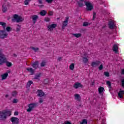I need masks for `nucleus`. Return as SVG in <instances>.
<instances>
[{
	"instance_id": "51",
	"label": "nucleus",
	"mask_w": 124,
	"mask_h": 124,
	"mask_svg": "<svg viewBox=\"0 0 124 124\" xmlns=\"http://www.w3.org/2000/svg\"><path fill=\"white\" fill-rule=\"evenodd\" d=\"M44 82V84H47L48 82V79H45Z\"/></svg>"
},
{
	"instance_id": "4",
	"label": "nucleus",
	"mask_w": 124,
	"mask_h": 124,
	"mask_svg": "<svg viewBox=\"0 0 124 124\" xmlns=\"http://www.w3.org/2000/svg\"><path fill=\"white\" fill-rule=\"evenodd\" d=\"M8 35V33L6 32L5 30H0V38L4 39L6 38Z\"/></svg>"
},
{
	"instance_id": "37",
	"label": "nucleus",
	"mask_w": 124,
	"mask_h": 124,
	"mask_svg": "<svg viewBox=\"0 0 124 124\" xmlns=\"http://www.w3.org/2000/svg\"><path fill=\"white\" fill-rule=\"evenodd\" d=\"M104 75H105V76L107 77H109V76H110V74H109L108 72H105Z\"/></svg>"
},
{
	"instance_id": "11",
	"label": "nucleus",
	"mask_w": 124,
	"mask_h": 124,
	"mask_svg": "<svg viewBox=\"0 0 124 124\" xmlns=\"http://www.w3.org/2000/svg\"><path fill=\"white\" fill-rule=\"evenodd\" d=\"M39 65V62H38V61H36L31 64V66L32 67V68H35V69H37V68H38Z\"/></svg>"
},
{
	"instance_id": "38",
	"label": "nucleus",
	"mask_w": 124,
	"mask_h": 124,
	"mask_svg": "<svg viewBox=\"0 0 124 124\" xmlns=\"http://www.w3.org/2000/svg\"><path fill=\"white\" fill-rule=\"evenodd\" d=\"M39 77H40V74H36L35 76L34 79H39Z\"/></svg>"
},
{
	"instance_id": "16",
	"label": "nucleus",
	"mask_w": 124,
	"mask_h": 124,
	"mask_svg": "<svg viewBox=\"0 0 124 124\" xmlns=\"http://www.w3.org/2000/svg\"><path fill=\"white\" fill-rule=\"evenodd\" d=\"M119 50V45L115 44L113 47V50L115 53H118V50Z\"/></svg>"
},
{
	"instance_id": "24",
	"label": "nucleus",
	"mask_w": 124,
	"mask_h": 124,
	"mask_svg": "<svg viewBox=\"0 0 124 124\" xmlns=\"http://www.w3.org/2000/svg\"><path fill=\"white\" fill-rule=\"evenodd\" d=\"M46 65V61H43L40 64V66L41 67H44Z\"/></svg>"
},
{
	"instance_id": "46",
	"label": "nucleus",
	"mask_w": 124,
	"mask_h": 124,
	"mask_svg": "<svg viewBox=\"0 0 124 124\" xmlns=\"http://www.w3.org/2000/svg\"><path fill=\"white\" fill-rule=\"evenodd\" d=\"M96 15V14L95 12H93V20H94L95 19V16Z\"/></svg>"
},
{
	"instance_id": "39",
	"label": "nucleus",
	"mask_w": 124,
	"mask_h": 124,
	"mask_svg": "<svg viewBox=\"0 0 124 124\" xmlns=\"http://www.w3.org/2000/svg\"><path fill=\"white\" fill-rule=\"evenodd\" d=\"M5 31H11V28L9 27H6Z\"/></svg>"
},
{
	"instance_id": "20",
	"label": "nucleus",
	"mask_w": 124,
	"mask_h": 124,
	"mask_svg": "<svg viewBox=\"0 0 124 124\" xmlns=\"http://www.w3.org/2000/svg\"><path fill=\"white\" fill-rule=\"evenodd\" d=\"M7 76H8V74L7 73H5L1 76V80H5L6 78H7Z\"/></svg>"
},
{
	"instance_id": "45",
	"label": "nucleus",
	"mask_w": 124,
	"mask_h": 124,
	"mask_svg": "<svg viewBox=\"0 0 124 124\" xmlns=\"http://www.w3.org/2000/svg\"><path fill=\"white\" fill-rule=\"evenodd\" d=\"M46 22H50V18H46L45 19Z\"/></svg>"
},
{
	"instance_id": "40",
	"label": "nucleus",
	"mask_w": 124,
	"mask_h": 124,
	"mask_svg": "<svg viewBox=\"0 0 124 124\" xmlns=\"http://www.w3.org/2000/svg\"><path fill=\"white\" fill-rule=\"evenodd\" d=\"M98 68L99 70H102L103 69V65L102 64H100Z\"/></svg>"
},
{
	"instance_id": "41",
	"label": "nucleus",
	"mask_w": 124,
	"mask_h": 124,
	"mask_svg": "<svg viewBox=\"0 0 124 124\" xmlns=\"http://www.w3.org/2000/svg\"><path fill=\"white\" fill-rule=\"evenodd\" d=\"M89 23L85 22L83 23V25L84 27H87V26H89Z\"/></svg>"
},
{
	"instance_id": "27",
	"label": "nucleus",
	"mask_w": 124,
	"mask_h": 124,
	"mask_svg": "<svg viewBox=\"0 0 124 124\" xmlns=\"http://www.w3.org/2000/svg\"><path fill=\"white\" fill-rule=\"evenodd\" d=\"M103 91H104V88L100 87L98 89L99 93H102L103 92Z\"/></svg>"
},
{
	"instance_id": "56",
	"label": "nucleus",
	"mask_w": 124,
	"mask_h": 124,
	"mask_svg": "<svg viewBox=\"0 0 124 124\" xmlns=\"http://www.w3.org/2000/svg\"><path fill=\"white\" fill-rule=\"evenodd\" d=\"M5 97H8V94H6V95H5Z\"/></svg>"
},
{
	"instance_id": "31",
	"label": "nucleus",
	"mask_w": 124,
	"mask_h": 124,
	"mask_svg": "<svg viewBox=\"0 0 124 124\" xmlns=\"http://www.w3.org/2000/svg\"><path fill=\"white\" fill-rule=\"evenodd\" d=\"M3 12H6L7 11V7L4 5L2 6Z\"/></svg>"
},
{
	"instance_id": "21",
	"label": "nucleus",
	"mask_w": 124,
	"mask_h": 124,
	"mask_svg": "<svg viewBox=\"0 0 124 124\" xmlns=\"http://www.w3.org/2000/svg\"><path fill=\"white\" fill-rule=\"evenodd\" d=\"M124 94V91H120L119 93H118V96L120 98H123V95Z\"/></svg>"
},
{
	"instance_id": "15",
	"label": "nucleus",
	"mask_w": 124,
	"mask_h": 124,
	"mask_svg": "<svg viewBox=\"0 0 124 124\" xmlns=\"http://www.w3.org/2000/svg\"><path fill=\"white\" fill-rule=\"evenodd\" d=\"M82 87H83V85L79 82H76L74 85V88H75V89H78V88H82Z\"/></svg>"
},
{
	"instance_id": "7",
	"label": "nucleus",
	"mask_w": 124,
	"mask_h": 124,
	"mask_svg": "<svg viewBox=\"0 0 124 124\" xmlns=\"http://www.w3.org/2000/svg\"><path fill=\"white\" fill-rule=\"evenodd\" d=\"M57 27V24H52L51 25H49L47 26V30L49 31H52Z\"/></svg>"
},
{
	"instance_id": "19",
	"label": "nucleus",
	"mask_w": 124,
	"mask_h": 124,
	"mask_svg": "<svg viewBox=\"0 0 124 124\" xmlns=\"http://www.w3.org/2000/svg\"><path fill=\"white\" fill-rule=\"evenodd\" d=\"M26 70H27L28 71L30 72V73H31V75H32V74H33V73H34V70L31 68H27L26 69Z\"/></svg>"
},
{
	"instance_id": "17",
	"label": "nucleus",
	"mask_w": 124,
	"mask_h": 124,
	"mask_svg": "<svg viewBox=\"0 0 124 124\" xmlns=\"http://www.w3.org/2000/svg\"><path fill=\"white\" fill-rule=\"evenodd\" d=\"M0 26H2L3 30H5V29L6 28V23L3 22H0Z\"/></svg>"
},
{
	"instance_id": "1",
	"label": "nucleus",
	"mask_w": 124,
	"mask_h": 124,
	"mask_svg": "<svg viewBox=\"0 0 124 124\" xmlns=\"http://www.w3.org/2000/svg\"><path fill=\"white\" fill-rule=\"evenodd\" d=\"M78 3L79 7H83V6H84V4L85 3L87 10L88 11H92V10L93 9V4L90 1H87V0H78Z\"/></svg>"
},
{
	"instance_id": "29",
	"label": "nucleus",
	"mask_w": 124,
	"mask_h": 124,
	"mask_svg": "<svg viewBox=\"0 0 124 124\" xmlns=\"http://www.w3.org/2000/svg\"><path fill=\"white\" fill-rule=\"evenodd\" d=\"M83 62L84 63H87V62H89V59H88V58H87L86 57H83Z\"/></svg>"
},
{
	"instance_id": "30",
	"label": "nucleus",
	"mask_w": 124,
	"mask_h": 124,
	"mask_svg": "<svg viewBox=\"0 0 124 124\" xmlns=\"http://www.w3.org/2000/svg\"><path fill=\"white\" fill-rule=\"evenodd\" d=\"M31 49H32V50H33L34 52H37V51L39 50V48L38 47H34V46H31Z\"/></svg>"
},
{
	"instance_id": "47",
	"label": "nucleus",
	"mask_w": 124,
	"mask_h": 124,
	"mask_svg": "<svg viewBox=\"0 0 124 124\" xmlns=\"http://www.w3.org/2000/svg\"><path fill=\"white\" fill-rule=\"evenodd\" d=\"M14 115L15 116H18V115H19V112H18V111H16L14 113Z\"/></svg>"
},
{
	"instance_id": "50",
	"label": "nucleus",
	"mask_w": 124,
	"mask_h": 124,
	"mask_svg": "<svg viewBox=\"0 0 124 124\" xmlns=\"http://www.w3.org/2000/svg\"><path fill=\"white\" fill-rule=\"evenodd\" d=\"M121 74H122V75H124V69L121 70Z\"/></svg>"
},
{
	"instance_id": "53",
	"label": "nucleus",
	"mask_w": 124,
	"mask_h": 124,
	"mask_svg": "<svg viewBox=\"0 0 124 124\" xmlns=\"http://www.w3.org/2000/svg\"><path fill=\"white\" fill-rule=\"evenodd\" d=\"M39 4H42V0H38Z\"/></svg>"
},
{
	"instance_id": "54",
	"label": "nucleus",
	"mask_w": 124,
	"mask_h": 124,
	"mask_svg": "<svg viewBox=\"0 0 124 124\" xmlns=\"http://www.w3.org/2000/svg\"><path fill=\"white\" fill-rule=\"evenodd\" d=\"M58 60L59 62H61V61H62V57H59Z\"/></svg>"
},
{
	"instance_id": "18",
	"label": "nucleus",
	"mask_w": 124,
	"mask_h": 124,
	"mask_svg": "<svg viewBox=\"0 0 124 124\" xmlns=\"http://www.w3.org/2000/svg\"><path fill=\"white\" fill-rule=\"evenodd\" d=\"M75 99L78 100V101H80L81 100V97L79 94H75Z\"/></svg>"
},
{
	"instance_id": "28",
	"label": "nucleus",
	"mask_w": 124,
	"mask_h": 124,
	"mask_svg": "<svg viewBox=\"0 0 124 124\" xmlns=\"http://www.w3.org/2000/svg\"><path fill=\"white\" fill-rule=\"evenodd\" d=\"M88 120L87 119L82 120V122H80V124H87Z\"/></svg>"
},
{
	"instance_id": "33",
	"label": "nucleus",
	"mask_w": 124,
	"mask_h": 124,
	"mask_svg": "<svg viewBox=\"0 0 124 124\" xmlns=\"http://www.w3.org/2000/svg\"><path fill=\"white\" fill-rule=\"evenodd\" d=\"M107 84L108 85V88H109V89H111L112 88V85H111V82L110 81H107Z\"/></svg>"
},
{
	"instance_id": "48",
	"label": "nucleus",
	"mask_w": 124,
	"mask_h": 124,
	"mask_svg": "<svg viewBox=\"0 0 124 124\" xmlns=\"http://www.w3.org/2000/svg\"><path fill=\"white\" fill-rule=\"evenodd\" d=\"M42 102H43V99L41 98H39V103H42Z\"/></svg>"
},
{
	"instance_id": "44",
	"label": "nucleus",
	"mask_w": 124,
	"mask_h": 124,
	"mask_svg": "<svg viewBox=\"0 0 124 124\" xmlns=\"http://www.w3.org/2000/svg\"><path fill=\"white\" fill-rule=\"evenodd\" d=\"M13 103H17L18 100L17 99H14L13 101Z\"/></svg>"
},
{
	"instance_id": "6",
	"label": "nucleus",
	"mask_w": 124,
	"mask_h": 124,
	"mask_svg": "<svg viewBox=\"0 0 124 124\" xmlns=\"http://www.w3.org/2000/svg\"><path fill=\"white\" fill-rule=\"evenodd\" d=\"M6 114H5V111L3 110L2 111H0V119L2 121H4L6 119Z\"/></svg>"
},
{
	"instance_id": "55",
	"label": "nucleus",
	"mask_w": 124,
	"mask_h": 124,
	"mask_svg": "<svg viewBox=\"0 0 124 124\" xmlns=\"http://www.w3.org/2000/svg\"><path fill=\"white\" fill-rule=\"evenodd\" d=\"M11 71L10 70H8L7 71V72L6 73H7V74H8V73H10Z\"/></svg>"
},
{
	"instance_id": "52",
	"label": "nucleus",
	"mask_w": 124,
	"mask_h": 124,
	"mask_svg": "<svg viewBox=\"0 0 124 124\" xmlns=\"http://www.w3.org/2000/svg\"><path fill=\"white\" fill-rule=\"evenodd\" d=\"M64 124H71V123L69 121H65Z\"/></svg>"
},
{
	"instance_id": "57",
	"label": "nucleus",
	"mask_w": 124,
	"mask_h": 124,
	"mask_svg": "<svg viewBox=\"0 0 124 124\" xmlns=\"http://www.w3.org/2000/svg\"><path fill=\"white\" fill-rule=\"evenodd\" d=\"M15 56H16V55L15 54Z\"/></svg>"
},
{
	"instance_id": "14",
	"label": "nucleus",
	"mask_w": 124,
	"mask_h": 124,
	"mask_svg": "<svg viewBox=\"0 0 124 124\" xmlns=\"http://www.w3.org/2000/svg\"><path fill=\"white\" fill-rule=\"evenodd\" d=\"M32 20L33 21V24H35L36 23V21H37V19H38V16L35 15H33L31 16Z\"/></svg>"
},
{
	"instance_id": "25",
	"label": "nucleus",
	"mask_w": 124,
	"mask_h": 124,
	"mask_svg": "<svg viewBox=\"0 0 124 124\" xmlns=\"http://www.w3.org/2000/svg\"><path fill=\"white\" fill-rule=\"evenodd\" d=\"M73 35H74V36H75V37H77V38H78L81 37L82 34H81V33H76V34H73Z\"/></svg>"
},
{
	"instance_id": "35",
	"label": "nucleus",
	"mask_w": 124,
	"mask_h": 124,
	"mask_svg": "<svg viewBox=\"0 0 124 124\" xmlns=\"http://www.w3.org/2000/svg\"><path fill=\"white\" fill-rule=\"evenodd\" d=\"M31 0H26L24 2L25 5H28Z\"/></svg>"
},
{
	"instance_id": "42",
	"label": "nucleus",
	"mask_w": 124,
	"mask_h": 124,
	"mask_svg": "<svg viewBox=\"0 0 124 124\" xmlns=\"http://www.w3.org/2000/svg\"><path fill=\"white\" fill-rule=\"evenodd\" d=\"M53 0H46V2H48V3H52Z\"/></svg>"
},
{
	"instance_id": "13",
	"label": "nucleus",
	"mask_w": 124,
	"mask_h": 124,
	"mask_svg": "<svg viewBox=\"0 0 124 124\" xmlns=\"http://www.w3.org/2000/svg\"><path fill=\"white\" fill-rule=\"evenodd\" d=\"M37 93L38 96H40V97H41L42 96H44V95L45 94L44 92H43V91H42V90H38L37 91Z\"/></svg>"
},
{
	"instance_id": "8",
	"label": "nucleus",
	"mask_w": 124,
	"mask_h": 124,
	"mask_svg": "<svg viewBox=\"0 0 124 124\" xmlns=\"http://www.w3.org/2000/svg\"><path fill=\"white\" fill-rule=\"evenodd\" d=\"M11 122L13 124H19V118L17 117H12L11 118Z\"/></svg>"
},
{
	"instance_id": "26",
	"label": "nucleus",
	"mask_w": 124,
	"mask_h": 124,
	"mask_svg": "<svg viewBox=\"0 0 124 124\" xmlns=\"http://www.w3.org/2000/svg\"><path fill=\"white\" fill-rule=\"evenodd\" d=\"M31 84H32V81L31 80L28 81V82L27 83V84L26 85V88H30V87H31Z\"/></svg>"
},
{
	"instance_id": "3",
	"label": "nucleus",
	"mask_w": 124,
	"mask_h": 124,
	"mask_svg": "<svg viewBox=\"0 0 124 124\" xmlns=\"http://www.w3.org/2000/svg\"><path fill=\"white\" fill-rule=\"evenodd\" d=\"M13 22H16L17 23H20V22H23L24 21V18L20 16L17 15H14V18L12 19Z\"/></svg>"
},
{
	"instance_id": "2",
	"label": "nucleus",
	"mask_w": 124,
	"mask_h": 124,
	"mask_svg": "<svg viewBox=\"0 0 124 124\" xmlns=\"http://www.w3.org/2000/svg\"><path fill=\"white\" fill-rule=\"evenodd\" d=\"M3 63H6V65L8 67L12 66V63L7 61L6 56L2 53V50L0 49V65H2Z\"/></svg>"
},
{
	"instance_id": "23",
	"label": "nucleus",
	"mask_w": 124,
	"mask_h": 124,
	"mask_svg": "<svg viewBox=\"0 0 124 124\" xmlns=\"http://www.w3.org/2000/svg\"><path fill=\"white\" fill-rule=\"evenodd\" d=\"M5 112V113L6 115V117H7V116H11V111H8V110H4Z\"/></svg>"
},
{
	"instance_id": "34",
	"label": "nucleus",
	"mask_w": 124,
	"mask_h": 124,
	"mask_svg": "<svg viewBox=\"0 0 124 124\" xmlns=\"http://www.w3.org/2000/svg\"><path fill=\"white\" fill-rule=\"evenodd\" d=\"M21 31V26H20L19 25H17L16 30V32H18V31Z\"/></svg>"
},
{
	"instance_id": "49",
	"label": "nucleus",
	"mask_w": 124,
	"mask_h": 124,
	"mask_svg": "<svg viewBox=\"0 0 124 124\" xmlns=\"http://www.w3.org/2000/svg\"><path fill=\"white\" fill-rule=\"evenodd\" d=\"M53 12H49V15H50V16H53Z\"/></svg>"
},
{
	"instance_id": "22",
	"label": "nucleus",
	"mask_w": 124,
	"mask_h": 124,
	"mask_svg": "<svg viewBox=\"0 0 124 124\" xmlns=\"http://www.w3.org/2000/svg\"><path fill=\"white\" fill-rule=\"evenodd\" d=\"M39 14L41 15V16H45V15L47 14V12L45 10H42L41 11Z\"/></svg>"
},
{
	"instance_id": "43",
	"label": "nucleus",
	"mask_w": 124,
	"mask_h": 124,
	"mask_svg": "<svg viewBox=\"0 0 124 124\" xmlns=\"http://www.w3.org/2000/svg\"><path fill=\"white\" fill-rule=\"evenodd\" d=\"M121 83H122V86L123 87V88H124V79L121 80Z\"/></svg>"
},
{
	"instance_id": "32",
	"label": "nucleus",
	"mask_w": 124,
	"mask_h": 124,
	"mask_svg": "<svg viewBox=\"0 0 124 124\" xmlns=\"http://www.w3.org/2000/svg\"><path fill=\"white\" fill-rule=\"evenodd\" d=\"M69 69L70 70H73V69H74V64L73 63L70 65Z\"/></svg>"
},
{
	"instance_id": "5",
	"label": "nucleus",
	"mask_w": 124,
	"mask_h": 124,
	"mask_svg": "<svg viewBox=\"0 0 124 124\" xmlns=\"http://www.w3.org/2000/svg\"><path fill=\"white\" fill-rule=\"evenodd\" d=\"M37 105V104L36 103H31L28 106L29 108L27 109V112H31V111H32L35 107H36Z\"/></svg>"
},
{
	"instance_id": "36",
	"label": "nucleus",
	"mask_w": 124,
	"mask_h": 124,
	"mask_svg": "<svg viewBox=\"0 0 124 124\" xmlns=\"http://www.w3.org/2000/svg\"><path fill=\"white\" fill-rule=\"evenodd\" d=\"M12 95L13 96H16L17 95V92L16 91H14L12 93Z\"/></svg>"
},
{
	"instance_id": "12",
	"label": "nucleus",
	"mask_w": 124,
	"mask_h": 124,
	"mask_svg": "<svg viewBox=\"0 0 124 124\" xmlns=\"http://www.w3.org/2000/svg\"><path fill=\"white\" fill-rule=\"evenodd\" d=\"M100 64V61H96L92 62L91 65L93 67H96V66H98Z\"/></svg>"
},
{
	"instance_id": "10",
	"label": "nucleus",
	"mask_w": 124,
	"mask_h": 124,
	"mask_svg": "<svg viewBox=\"0 0 124 124\" xmlns=\"http://www.w3.org/2000/svg\"><path fill=\"white\" fill-rule=\"evenodd\" d=\"M68 19H69V17H66L65 19V20L62 23V29L63 30L65 27L67 26V24H68Z\"/></svg>"
},
{
	"instance_id": "9",
	"label": "nucleus",
	"mask_w": 124,
	"mask_h": 124,
	"mask_svg": "<svg viewBox=\"0 0 124 124\" xmlns=\"http://www.w3.org/2000/svg\"><path fill=\"white\" fill-rule=\"evenodd\" d=\"M115 26H116V24L115 23L114 21L111 20L110 21H109L108 27L109 29H114Z\"/></svg>"
}]
</instances>
